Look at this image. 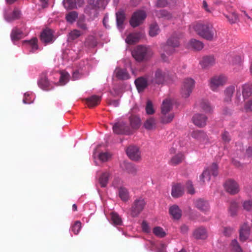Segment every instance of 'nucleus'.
Instances as JSON below:
<instances>
[{"instance_id":"f257e3e1","label":"nucleus","mask_w":252,"mask_h":252,"mask_svg":"<svg viewBox=\"0 0 252 252\" xmlns=\"http://www.w3.org/2000/svg\"><path fill=\"white\" fill-rule=\"evenodd\" d=\"M193 29L198 35L208 40H212L215 34V30L211 24L198 23Z\"/></svg>"},{"instance_id":"f03ea898","label":"nucleus","mask_w":252,"mask_h":252,"mask_svg":"<svg viewBox=\"0 0 252 252\" xmlns=\"http://www.w3.org/2000/svg\"><path fill=\"white\" fill-rule=\"evenodd\" d=\"M180 42L179 38L177 36L174 35L171 36L167 40L166 44L163 45L162 47L163 53L161 54V57L164 62L168 61V58L166 56L171 55L175 52V48L179 47Z\"/></svg>"},{"instance_id":"7ed1b4c3","label":"nucleus","mask_w":252,"mask_h":252,"mask_svg":"<svg viewBox=\"0 0 252 252\" xmlns=\"http://www.w3.org/2000/svg\"><path fill=\"white\" fill-rule=\"evenodd\" d=\"M152 54L153 52L149 47L143 45L137 46L132 52L133 57L138 62L148 60Z\"/></svg>"},{"instance_id":"20e7f679","label":"nucleus","mask_w":252,"mask_h":252,"mask_svg":"<svg viewBox=\"0 0 252 252\" xmlns=\"http://www.w3.org/2000/svg\"><path fill=\"white\" fill-rule=\"evenodd\" d=\"M110 0H89L85 9L86 14L91 16L95 15L99 8L104 9Z\"/></svg>"},{"instance_id":"39448f33","label":"nucleus","mask_w":252,"mask_h":252,"mask_svg":"<svg viewBox=\"0 0 252 252\" xmlns=\"http://www.w3.org/2000/svg\"><path fill=\"white\" fill-rule=\"evenodd\" d=\"M151 83L155 84H163L170 80V77L167 70L161 69H157L152 77H150Z\"/></svg>"},{"instance_id":"423d86ee","label":"nucleus","mask_w":252,"mask_h":252,"mask_svg":"<svg viewBox=\"0 0 252 252\" xmlns=\"http://www.w3.org/2000/svg\"><path fill=\"white\" fill-rule=\"evenodd\" d=\"M227 80V77L224 75H216L210 79L209 87L212 91L218 92L220 87L226 84Z\"/></svg>"},{"instance_id":"0eeeda50","label":"nucleus","mask_w":252,"mask_h":252,"mask_svg":"<svg viewBox=\"0 0 252 252\" xmlns=\"http://www.w3.org/2000/svg\"><path fill=\"white\" fill-rule=\"evenodd\" d=\"M195 81L191 78H185L182 83L181 94L183 97H188L194 88Z\"/></svg>"},{"instance_id":"6e6552de","label":"nucleus","mask_w":252,"mask_h":252,"mask_svg":"<svg viewBox=\"0 0 252 252\" xmlns=\"http://www.w3.org/2000/svg\"><path fill=\"white\" fill-rule=\"evenodd\" d=\"M113 132L117 134L131 135L132 130L127 124L123 121H119L113 126Z\"/></svg>"},{"instance_id":"1a4fd4ad","label":"nucleus","mask_w":252,"mask_h":252,"mask_svg":"<svg viewBox=\"0 0 252 252\" xmlns=\"http://www.w3.org/2000/svg\"><path fill=\"white\" fill-rule=\"evenodd\" d=\"M146 17V14L143 10H138L132 14L129 21L130 25L133 28L140 25Z\"/></svg>"},{"instance_id":"9d476101","label":"nucleus","mask_w":252,"mask_h":252,"mask_svg":"<svg viewBox=\"0 0 252 252\" xmlns=\"http://www.w3.org/2000/svg\"><path fill=\"white\" fill-rule=\"evenodd\" d=\"M145 205L144 200L142 198L136 199L130 209V215L132 217H137L144 209Z\"/></svg>"},{"instance_id":"9b49d317","label":"nucleus","mask_w":252,"mask_h":252,"mask_svg":"<svg viewBox=\"0 0 252 252\" xmlns=\"http://www.w3.org/2000/svg\"><path fill=\"white\" fill-rule=\"evenodd\" d=\"M134 83L138 92H142L146 88L149 84L151 83L150 76L146 75L138 77L135 79Z\"/></svg>"},{"instance_id":"f8f14e48","label":"nucleus","mask_w":252,"mask_h":252,"mask_svg":"<svg viewBox=\"0 0 252 252\" xmlns=\"http://www.w3.org/2000/svg\"><path fill=\"white\" fill-rule=\"evenodd\" d=\"M126 152L129 158L132 160L138 161L141 158L139 149L136 146H129L126 149Z\"/></svg>"},{"instance_id":"ddd939ff","label":"nucleus","mask_w":252,"mask_h":252,"mask_svg":"<svg viewBox=\"0 0 252 252\" xmlns=\"http://www.w3.org/2000/svg\"><path fill=\"white\" fill-rule=\"evenodd\" d=\"M224 186L226 191L231 194H235L238 193L239 190L238 184L232 179L226 181Z\"/></svg>"},{"instance_id":"4468645a","label":"nucleus","mask_w":252,"mask_h":252,"mask_svg":"<svg viewBox=\"0 0 252 252\" xmlns=\"http://www.w3.org/2000/svg\"><path fill=\"white\" fill-rule=\"evenodd\" d=\"M250 227L247 223H244L240 227L239 230L240 241L244 242L249 238L250 235Z\"/></svg>"},{"instance_id":"2eb2a0df","label":"nucleus","mask_w":252,"mask_h":252,"mask_svg":"<svg viewBox=\"0 0 252 252\" xmlns=\"http://www.w3.org/2000/svg\"><path fill=\"white\" fill-rule=\"evenodd\" d=\"M191 136L203 144L209 142V139L206 134L202 130H194L191 133Z\"/></svg>"},{"instance_id":"dca6fc26","label":"nucleus","mask_w":252,"mask_h":252,"mask_svg":"<svg viewBox=\"0 0 252 252\" xmlns=\"http://www.w3.org/2000/svg\"><path fill=\"white\" fill-rule=\"evenodd\" d=\"M37 83L39 87L43 90L47 91L50 89L51 84L45 73H42L40 75Z\"/></svg>"},{"instance_id":"f3484780","label":"nucleus","mask_w":252,"mask_h":252,"mask_svg":"<svg viewBox=\"0 0 252 252\" xmlns=\"http://www.w3.org/2000/svg\"><path fill=\"white\" fill-rule=\"evenodd\" d=\"M195 206L201 211L206 213L210 210V206L207 201L199 198L194 201Z\"/></svg>"},{"instance_id":"a211bd4d","label":"nucleus","mask_w":252,"mask_h":252,"mask_svg":"<svg viewBox=\"0 0 252 252\" xmlns=\"http://www.w3.org/2000/svg\"><path fill=\"white\" fill-rule=\"evenodd\" d=\"M207 117L203 114H196L192 117V121L198 127H203L206 125Z\"/></svg>"},{"instance_id":"6ab92c4d","label":"nucleus","mask_w":252,"mask_h":252,"mask_svg":"<svg viewBox=\"0 0 252 252\" xmlns=\"http://www.w3.org/2000/svg\"><path fill=\"white\" fill-rule=\"evenodd\" d=\"M117 26L119 29H124V23L126 20V15L123 10L120 9L116 13Z\"/></svg>"},{"instance_id":"aec40b11","label":"nucleus","mask_w":252,"mask_h":252,"mask_svg":"<svg viewBox=\"0 0 252 252\" xmlns=\"http://www.w3.org/2000/svg\"><path fill=\"white\" fill-rule=\"evenodd\" d=\"M215 63V60L212 56H207L202 58L200 64L202 68H207Z\"/></svg>"},{"instance_id":"412c9836","label":"nucleus","mask_w":252,"mask_h":252,"mask_svg":"<svg viewBox=\"0 0 252 252\" xmlns=\"http://www.w3.org/2000/svg\"><path fill=\"white\" fill-rule=\"evenodd\" d=\"M53 38V32L50 29H46L41 33L40 39L42 42L45 43H48L52 42Z\"/></svg>"},{"instance_id":"4be33fe9","label":"nucleus","mask_w":252,"mask_h":252,"mask_svg":"<svg viewBox=\"0 0 252 252\" xmlns=\"http://www.w3.org/2000/svg\"><path fill=\"white\" fill-rule=\"evenodd\" d=\"M142 36L141 32H133L129 34L126 39V42L128 44H133L138 42Z\"/></svg>"},{"instance_id":"5701e85b","label":"nucleus","mask_w":252,"mask_h":252,"mask_svg":"<svg viewBox=\"0 0 252 252\" xmlns=\"http://www.w3.org/2000/svg\"><path fill=\"white\" fill-rule=\"evenodd\" d=\"M129 122L130 126V128L132 131L133 130L138 129L141 124L140 118L135 115H132L129 117Z\"/></svg>"},{"instance_id":"b1692460","label":"nucleus","mask_w":252,"mask_h":252,"mask_svg":"<svg viewBox=\"0 0 252 252\" xmlns=\"http://www.w3.org/2000/svg\"><path fill=\"white\" fill-rule=\"evenodd\" d=\"M87 105L90 108L97 106L100 102L101 97L94 95L86 99Z\"/></svg>"},{"instance_id":"393cba45","label":"nucleus","mask_w":252,"mask_h":252,"mask_svg":"<svg viewBox=\"0 0 252 252\" xmlns=\"http://www.w3.org/2000/svg\"><path fill=\"white\" fill-rule=\"evenodd\" d=\"M116 77L120 80H127L129 78V75L126 69L117 68L115 71Z\"/></svg>"},{"instance_id":"a878e982","label":"nucleus","mask_w":252,"mask_h":252,"mask_svg":"<svg viewBox=\"0 0 252 252\" xmlns=\"http://www.w3.org/2000/svg\"><path fill=\"white\" fill-rule=\"evenodd\" d=\"M193 235L196 239H205L207 237L206 230L202 227L196 229L193 232Z\"/></svg>"},{"instance_id":"bb28decb","label":"nucleus","mask_w":252,"mask_h":252,"mask_svg":"<svg viewBox=\"0 0 252 252\" xmlns=\"http://www.w3.org/2000/svg\"><path fill=\"white\" fill-rule=\"evenodd\" d=\"M155 13L158 18H162L164 20H170L173 17L172 13L165 9L156 10Z\"/></svg>"},{"instance_id":"cd10ccee","label":"nucleus","mask_w":252,"mask_h":252,"mask_svg":"<svg viewBox=\"0 0 252 252\" xmlns=\"http://www.w3.org/2000/svg\"><path fill=\"white\" fill-rule=\"evenodd\" d=\"M200 108L206 113H212L213 107L211 106L209 102L207 100H201L199 104Z\"/></svg>"},{"instance_id":"c85d7f7f","label":"nucleus","mask_w":252,"mask_h":252,"mask_svg":"<svg viewBox=\"0 0 252 252\" xmlns=\"http://www.w3.org/2000/svg\"><path fill=\"white\" fill-rule=\"evenodd\" d=\"M184 193V189L181 184H177L172 187L171 195L173 197L178 198Z\"/></svg>"},{"instance_id":"c756f323","label":"nucleus","mask_w":252,"mask_h":252,"mask_svg":"<svg viewBox=\"0 0 252 252\" xmlns=\"http://www.w3.org/2000/svg\"><path fill=\"white\" fill-rule=\"evenodd\" d=\"M184 159V155L182 153H178L171 158L170 164L172 165H176L181 163Z\"/></svg>"},{"instance_id":"7c9ffc66","label":"nucleus","mask_w":252,"mask_h":252,"mask_svg":"<svg viewBox=\"0 0 252 252\" xmlns=\"http://www.w3.org/2000/svg\"><path fill=\"white\" fill-rule=\"evenodd\" d=\"M252 85L245 84L242 86V94L244 99L248 98L252 95Z\"/></svg>"},{"instance_id":"2f4dec72","label":"nucleus","mask_w":252,"mask_h":252,"mask_svg":"<svg viewBox=\"0 0 252 252\" xmlns=\"http://www.w3.org/2000/svg\"><path fill=\"white\" fill-rule=\"evenodd\" d=\"M169 212L170 215L175 219H179L182 215L181 211L178 206L173 205L170 208Z\"/></svg>"},{"instance_id":"473e14b6","label":"nucleus","mask_w":252,"mask_h":252,"mask_svg":"<svg viewBox=\"0 0 252 252\" xmlns=\"http://www.w3.org/2000/svg\"><path fill=\"white\" fill-rule=\"evenodd\" d=\"M235 91V86L233 85L227 87L224 90V100L226 102L231 101V97Z\"/></svg>"},{"instance_id":"72a5a7b5","label":"nucleus","mask_w":252,"mask_h":252,"mask_svg":"<svg viewBox=\"0 0 252 252\" xmlns=\"http://www.w3.org/2000/svg\"><path fill=\"white\" fill-rule=\"evenodd\" d=\"M189 46L195 50L199 51L203 48L204 45L202 42L199 40L191 39L189 41Z\"/></svg>"},{"instance_id":"f704fd0d","label":"nucleus","mask_w":252,"mask_h":252,"mask_svg":"<svg viewBox=\"0 0 252 252\" xmlns=\"http://www.w3.org/2000/svg\"><path fill=\"white\" fill-rule=\"evenodd\" d=\"M172 108V104L170 100L165 99L163 101L161 106L162 114H167Z\"/></svg>"},{"instance_id":"c9c22d12","label":"nucleus","mask_w":252,"mask_h":252,"mask_svg":"<svg viewBox=\"0 0 252 252\" xmlns=\"http://www.w3.org/2000/svg\"><path fill=\"white\" fill-rule=\"evenodd\" d=\"M110 174L108 172H105L101 174L99 178V183L101 187H105L108 181Z\"/></svg>"},{"instance_id":"e433bc0d","label":"nucleus","mask_w":252,"mask_h":252,"mask_svg":"<svg viewBox=\"0 0 252 252\" xmlns=\"http://www.w3.org/2000/svg\"><path fill=\"white\" fill-rule=\"evenodd\" d=\"M160 32L158 25L156 23L151 24L149 28V33L150 36L154 37L158 35Z\"/></svg>"},{"instance_id":"4c0bfd02","label":"nucleus","mask_w":252,"mask_h":252,"mask_svg":"<svg viewBox=\"0 0 252 252\" xmlns=\"http://www.w3.org/2000/svg\"><path fill=\"white\" fill-rule=\"evenodd\" d=\"M23 34V32L21 30L16 28H14L11 33V39L13 41L18 40L22 37Z\"/></svg>"},{"instance_id":"58836bf2","label":"nucleus","mask_w":252,"mask_h":252,"mask_svg":"<svg viewBox=\"0 0 252 252\" xmlns=\"http://www.w3.org/2000/svg\"><path fill=\"white\" fill-rule=\"evenodd\" d=\"M81 32L77 30H73L69 32L67 35V40L69 42H72L78 38L81 35Z\"/></svg>"},{"instance_id":"ea45409f","label":"nucleus","mask_w":252,"mask_h":252,"mask_svg":"<svg viewBox=\"0 0 252 252\" xmlns=\"http://www.w3.org/2000/svg\"><path fill=\"white\" fill-rule=\"evenodd\" d=\"M24 43L27 44V45L31 48V52L32 53L38 49V45L37 44V39L35 37L33 38L30 40H25Z\"/></svg>"},{"instance_id":"a19ab883","label":"nucleus","mask_w":252,"mask_h":252,"mask_svg":"<svg viewBox=\"0 0 252 252\" xmlns=\"http://www.w3.org/2000/svg\"><path fill=\"white\" fill-rule=\"evenodd\" d=\"M156 120L153 118L147 119L144 124V127L147 130H152L156 127Z\"/></svg>"},{"instance_id":"79ce46f5","label":"nucleus","mask_w":252,"mask_h":252,"mask_svg":"<svg viewBox=\"0 0 252 252\" xmlns=\"http://www.w3.org/2000/svg\"><path fill=\"white\" fill-rule=\"evenodd\" d=\"M238 205L235 201H232L228 208V212L232 217L236 216Z\"/></svg>"},{"instance_id":"37998d69","label":"nucleus","mask_w":252,"mask_h":252,"mask_svg":"<svg viewBox=\"0 0 252 252\" xmlns=\"http://www.w3.org/2000/svg\"><path fill=\"white\" fill-rule=\"evenodd\" d=\"M120 197L124 201H126L128 199V192L125 188L121 187L119 189Z\"/></svg>"},{"instance_id":"c03bdc74","label":"nucleus","mask_w":252,"mask_h":252,"mask_svg":"<svg viewBox=\"0 0 252 252\" xmlns=\"http://www.w3.org/2000/svg\"><path fill=\"white\" fill-rule=\"evenodd\" d=\"M224 15L228 21L231 24L235 23L238 20V16L235 12L229 13L228 14H224Z\"/></svg>"},{"instance_id":"a18cd8bd","label":"nucleus","mask_w":252,"mask_h":252,"mask_svg":"<svg viewBox=\"0 0 252 252\" xmlns=\"http://www.w3.org/2000/svg\"><path fill=\"white\" fill-rule=\"evenodd\" d=\"M174 115L172 113L168 114H162L160 122L163 124L170 123L173 119Z\"/></svg>"},{"instance_id":"49530a36","label":"nucleus","mask_w":252,"mask_h":252,"mask_svg":"<svg viewBox=\"0 0 252 252\" xmlns=\"http://www.w3.org/2000/svg\"><path fill=\"white\" fill-rule=\"evenodd\" d=\"M153 233L157 237L163 238L165 236L166 233L163 229L159 226H156L153 230Z\"/></svg>"},{"instance_id":"de8ad7c7","label":"nucleus","mask_w":252,"mask_h":252,"mask_svg":"<svg viewBox=\"0 0 252 252\" xmlns=\"http://www.w3.org/2000/svg\"><path fill=\"white\" fill-rule=\"evenodd\" d=\"M125 170L129 174L136 175L137 169L133 164L127 163L125 164Z\"/></svg>"},{"instance_id":"09e8293b","label":"nucleus","mask_w":252,"mask_h":252,"mask_svg":"<svg viewBox=\"0 0 252 252\" xmlns=\"http://www.w3.org/2000/svg\"><path fill=\"white\" fill-rule=\"evenodd\" d=\"M242 59L239 56H235L232 60L233 65H236V71L242 69Z\"/></svg>"},{"instance_id":"8fccbe9b","label":"nucleus","mask_w":252,"mask_h":252,"mask_svg":"<svg viewBox=\"0 0 252 252\" xmlns=\"http://www.w3.org/2000/svg\"><path fill=\"white\" fill-rule=\"evenodd\" d=\"M111 220L114 224L121 225L122 220L119 215L116 213H112L111 214Z\"/></svg>"},{"instance_id":"3c124183","label":"nucleus","mask_w":252,"mask_h":252,"mask_svg":"<svg viewBox=\"0 0 252 252\" xmlns=\"http://www.w3.org/2000/svg\"><path fill=\"white\" fill-rule=\"evenodd\" d=\"M77 17L78 14L76 11H71L66 15L65 19L68 22L73 23Z\"/></svg>"},{"instance_id":"603ef678","label":"nucleus","mask_w":252,"mask_h":252,"mask_svg":"<svg viewBox=\"0 0 252 252\" xmlns=\"http://www.w3.org/2000/svg\"><path fill=\"white\" fill-rule=\"evenodd\" d=\"M77 0H64V6L67 9H73L76 7Z\"/></svg>"},{"instance_id":"864d4df0","label":"nucleus","mask_w":252,"mask_h":252,"mask_svg":"<svg viewBox=\"0 0 252 252\" xmlns=\"http://www.w3.org/2000/svg\"><path fill=\"white\" fill-rule=\"evenodd\" d=\"M81 228V222L77 220L75 221L74 224L71 227V231L74 233V234H77L79 233Z\"/></svg>"},{"instance_id":"5fc2aeb1","label":"nucleus","mask_w":252,"mask_h":252,"mask_svg":"<svg viewBox=\"0 0 252 252\" xmlns=\"http://www.w3.org/2000/svg\"><path fill=\"white\" fill-rule=\"evenodd\" d=\"M210 174L211 173H210L209 170H205L200 176V180L202 181L203 183H204L206 181H209L211 177Z\"/></svg>"},{"instance_id":"6e6d98bb","label":"nucleus","mask_w":252,"mask_h":252,"mask_svg":"<svg viewBox=\"0 0 252 252\" xmlns=\"http://www.w3.org/2000/svg\"><path fill=\"white\" fill-rule=\"evenodd\" d=\"M69 74L68 73H62L60 78L59 82L61 85H65L68 81Z\"/></svg>"},{"instance_id":"4d7b16f0","label":"nucleus","mask_w":252,"mask_h":252,"mask_svg":"<svg viewBox=\"0 0 252 252\" xmlns=\"http://www.w3.org/2000/svg\"><path fill=\"white\" fill-rule=\"evenodd\" d=\"M218 166L215 163H213L212 164V165L208 169H207V170H209V171H210V173L211 174H212V175L213 176H214V177L217 176L218 175Z\"/></svg>"},{"instance_id":"13d9d810","label":"nucleus","mask_w":252,"mask_h":252,"mask_svg":"<svg viewBox=\"0 0 252 252\" xmlns=\"http://www.w3.org/2000/svg\"><path fill=\"white\" fill-rule=\"evenodd\" d=\"M111 158V155L107 153H101L99 154V159L103 161H107Z\"/></svg>"},{"instance_id":"bf43d9fd","label":"nucleus","mask_w":252,"mask_h":252,"mask_svg":"<svg viewBox=\"0 0 252 252\" xmlns=\"http://www.w3.org/2000/svg\"><path fill=\"white\" fill-rule=\"evenodd\" d=\"M146 111L147 114L151 115L154 113L153 104L151 101H148L146 106Z\"/></svg>"},{"instance_id":"052dcab7","label":"nucleus","mask_w":252,"mask_h":252,"mask_svg":"<svg viewBox=\"0 0 252 252\" xmlns=\"http://www.w3.org/2000/svg\"><path fill=\"white\" fill-rule=\"evenodd\" d=\"M231 246L233 249L237 252H242V249H241L240 245L239 244L237 240L234 239L231 242Z\"/></svg>"},{"instance_id":"680f3d73","label":"nucleus","mask_w":252,"mask_h":252,"mask_svg":"<svg viewBox=\"0 0 252 252\" xmlns=\"http://www.w3.org/2000/svg\"><path fill=\"white\" fill-rule=\"evenodd\" d=\"M243 206L244 209L247 211H249L252 210V201H245L243 203Z\"/></svg>"},{"instance_id":"e2e57ef3","label":"nucleus","mask_w":252,"mask_h":252,"mask_svg":"<svg viewBox=\"0 0 252 252\" xmlns=\"http://www.w3.org/2000/svg\"><path fill=\"white\" fill-rule=\"evenodd\" d=\"M186 188L188 190V192L189 194H193L194 193L195 191L193 185L190 181H188L186 183Z\"/></svg>"},{"instance_id":"0e129e2a","label":"nucleus","mask_w":252,"mask_h":252,"mask_svg":"<svg viewBox=\"0 0 252 252\" xmlns=\"http://www.w3.org/2000/svg\"><path fill=\"white\" fill-rule=\"evenodd\" d=\"M222 139L225 143H228L230 141V137L229 133L225 131L221 135Z\"/></svg>"},{"instance_id":"69168bd1","label":"nucleus","mask_w":252,"mask_h":252,"mask_svg":"<svg viewBox=\"0 0 252 252\" xmlns=\"http://www.w3.org/2000/svg\"><path fill=\"white\" fill-rule=\"evenodd\" d=\"M77 25L78 28L84 31H87L88 30L87 24L83 21L79 20L77 22Z\"/></svg>"},{"instance_id":"338daca9","label":"nucleus","mask_w":252,"mask_h":252,"mask_svg":"<svg viewBox=\"0 0 252 252\" xmlns=\"http://www.w3.org/2000/svg\"><path fill=\"white\" fill-rule=\"evenodd\" d=\"M141 227L143 231L146 233H149L150 232V227L148 224L145 220H143L141 224Z\"/></svg>"},{"instance_id":"774afa93","label":"nucleus","mask_w":252,"mask_h":252,"mask_svg":"<svg viewBox=\"0 0 252 252\" xmlns=\"http://www.w3.org/2000/svg\"><path fill=\"white\" fill-rule=\"evenodd\" d=\"M245 108L247 111H252V99L248 101L246 103Z\"/></svg>"}]
</instances>
